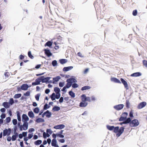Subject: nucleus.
I'll use <instances>...</instances> for the list:
<instances>
[{
  "label": "nucleus",
  "mask_w": 147,
  "mask_h": 147,
  "mask_svg": "<svg viewBox=\"0 0 147 147\" xmlns=\"http://www.w3.org/2000/svg\"><path fill=\"white\" fill-rule=\"evenodd\" d=\"M142 75V73L139 72L134 73L131 75V76L134 77H139L141 76Z\"/></svg>",
  "instance_id": "obj_11"
},
{
  "label": "nucleus",
  "mask_w": 147,
  "mask_h": 147,
  "mask_svg": "<svg viewBox=\"0 0 147 147\" xmlns=\"http://www.w3.org/2000/svg\"><path fill=\"white\" fill-rule=\"evenodd\" d=\"M133 111L132 110H131L130 111V112L129 113V117H130V118H133L134 117V116L133 115Z\"/></svg>",
  "instance_id": "obj_31"
},
{
  "label": "nucleus",
  "mask_w": 147,
  "mask_h": 147,
  "mask_svg": "<svg viewBox=\"0 0 147 147\" xmlns=\"http://www.w3.org/2000/svg\"><path fill=\"white\" fill-rule=\"evenodd\" d=\"M89 69L88 68L85 69L83 71V73L84 74H86L88 71Z\"/></svg>",
  "instance_id": "obj_55"
},
{
  "label": "nucleus",
  "mask_w": 147,
  "mask_h": 147,
  "mask_svg": "<svg viewBox=\"0 0 147 147\" xmlns=\"http://www.w3.org/2000/svg\"><path fill=\"white\" fill-rule=\"evenodd\" d=\"M64 83L63 82H60L59 83V86L60 87H62L64 85Z\"/></svg>",
  "instance_id": "obj_58"
},
{
  "label": "nucleus",
  "mask_w": 147,
  "mask_h": 147,
  "mask_svg": "<svg viewBox=\"0 0 147 147\" xmlns=\"http://www.w3.org/2000/svg\"><path fill=\"white\" fill-rule=\"evenodd\" d=\"M54 90L56 94L59 93L60 92V89L57 87H55L54 88Z\"/></svg>",
  "instance_id": "obj_30"
},
{
  "label": "nucleus",
  "mask_w": 147,
  "mask_h": 147,
  "mask_svg": "<svg viewBox=\"0 0 147 147\" xmlns=\"http://www.w3.org/2000/svg\"><path fill=\"white\" fill-rule=\"evenodd\" d=\"M66 82L67 84L65 86L67 88H69L71 86L72 83L77 82V80L74 78H70L67 79Z\"/></svg>",
  "instance_id": "obj_1"
},
{
  "label": "nucleus",
  "mask_w": 147,
  "mask_h": 147,
  "mask_svg": "<svg viewBox=\"0 0 147 147\" xmlns=\"http://www.w3.org/2000/svg\"><path fill=\"white\" fill-rule=\"evenodd\" d=\"M28 87L29 86L28 85L26 84H24L21 86V89L22 90H26L28 89Z\"/></svg>",
  "instance_id": "obj_14"
},
{
  "label": "nucleus",
  "mask_w": 147,
  "mask_h": 147,
  "mask_svg": "<svg viewBox=\"0 0 147 147\" xmlns=\"http://www.w3.org/2000/svg\"><path fill=\"white\" fill-rule=\"evenodd\" d=\"M52 45V42L50 41H49L47 42L45 45V46H48L49 47H50Z\"/></svg>",
  "instance_id": "obj_37"
},
{
  "label": "nucleus",
  "mask_w": 147,
  "mask_h": 147,
  "mask_svg": "<svg viewBox=\"0 0 147 147\" xmlns=\"http://www.w3.org/2000/svg\"><path fill=\"white\" fill-rule=\"evenodd\" d=\"M67 61V60L66 59H62L59 60V62L61 64L65 63Z\"/></svg>",
  "instance_id": "obj_26"
},
{
  "label": "nucleus",
  "mask_w": 147,
  "mask_h": 147,
  "mask_svg": "<svg viewBox=\"0 0 147 147\" xmlns=\"http://www.w3.org/2000/svg\"><path fill=\"white\" fill-rule=\"evenodd\" d=\"M45 54H46L48 57H49L52 55V54L51 53L49 50L45 49Z\"/></svg>",
  "instance_id": "obj_21"
},
{
  "label": "nucleus",
  "mask_w": 147,
  "mask_h": 147,
  "mask_svg": "<svg viewBox=\"0 0 147 147\" xmlns=\"http://www.w3.org/2000/svg\"><path fill=\"white\" fill-rule=\"evenodd\" d=\"M45 112L46 113V114H45V116L46 117H50L51 115V113L49 111L47 110Z\"/></svg>",
  "instance_id": "obj_32"
},
{
  "label": "nucleus",
  "mask_w": 147,
  "mask_h": 147,
  "mask_svg": "<svg viewBox=\"0 0 147 147\" xmlns=\"http://www.w3.org/2000/svg\"><path fill=\"white\" fill-rule=\"evenodd\" d=\"M39 111V109L38 107L35 108L33 110L34 112L36 113H38Z\"/></svg>",
  "instance_id": "obj_42"
},
{
  "label": "nucleus",
  "mask_w": 147,
  "mask_h": 147,
  "mask_svg": "<svg viewBox=\"0 0 147 147\" xmlns=\"http://www.w3.org/2000/svg\"><path fill=\"white\" fill-rule=\"evenodd\" d=\"M57 137H59L61 138H63L64 137V136L62 134L57 133Z\"/></svg>",
  "instance_id": "obj_57"
},
{
  "label": "nucleus",
  "mask_w": 147,
  "mask_h": 147,
  "mask_svg": "<svg viewBox=\"0 0 147 147\" xmlns=\"http://www.w3.org/2000/svg\"><path fill=\"white\" fill-rule=\"evenodd\" d=\"M17 116V119L19 121H21V118L20 116V113L19 111H17L16 112Z\"/></svg>",
  "instance_id": "obj_27"
},
{
  "label": "nucleus",
  "mask_w": 147,
  "mask_h": 147,
  "mask_svg": "<svg viewBox=\"0 0 147 147\" xmlns=\"http://www.w3.org/2000/svg\"><path fill=\"white\" fill-rule=\"evenodd\" d=\"M42 143V141L40 140H38L35 141L34 144L36 145H38Z\"/></svg>",
  "instance_id": "obj_41"
},
{
  "label": "nucleus",
  "mask_w": 147,
  "mask_h": 147,
  "mask_svg": "<svg viewBox=\"0 0 147 147\" xmlns=\"http://www.w3.org/2000/svg\"><path fill=\"white\" fill-rule=\"evenodd\" d=\"M83 95L85 96V97H84V100L86 101H87L89 102H90L91 101V100L90 99V98L89 97H86V95L85 94H84Z\"/></svg>",
  "instance_id": "obj_28"
},
{
  "label": "nucleus",
  "mask_w": 147,
  "mask_h": 147,
  "mask_svg": "<svg viewBox=\"0 0 147 147\" xmlns=\"http://www.w3.org/2000/svg\"><path fill=\"white\" fill-rule=\"evenodd\" d=\"M40 78H41V80L42 82V83L46 82H48V81L51 78L50 77H47L45 78L44 76H41L40 77Z\"/></svg>",
  "instance_id": "obj_9"
},
{
  "label": "nucleus",
  "mask_w": 147,
  "mask_h": 147,
  "mask_svg": "<svg viewBox=\"0 0 147 147\" xmlns=\"http://www.w3.org/2000/svg\"><path fill=\"white\" fill-rule=\"evenodd\" d=\"M65 125L63 124H61L55 126L54 128L56 129H61L65 127Z\"/></svg>",
  "instance_id": "obj_13"
},
{
  "label": "nucleus",
  "mask_w": 147,
  "mask_h": 147,
  "mask_svg": "<svg viewBox=\"0 0 147 147\" xmlns=\"http://www.w3.org/2000/svg\"><path fill=\"white\" fill-rule=\"evenodd\" d=\"M52 131H51L50 129H47V133H49L50 134H51L52 133Z\"/></svg>",
  "instance_id": "obj_61"
},
{
  "label": "nucleus",
  "mask_w": 147,
  "mask_h": 147,
  "mask_svg": "<svg viewBox=\"0 0 147 147\" xmlns=\"http://www.w3.org/2000/svg\"><path fill=\"white\" fill-rule=\"evenodd\" d=\"M2 105L6 109L9 108L10 106L9 104L7 102H3V103Z\"/></svg>",
  "instance_id": "obj_19"
},
{
  "label": "nucleus",
  "mask_w": 147,
  "mask_h": 147,
  "mask_svg": "<svg viewBox=\"0 0 147 147\" xmlns=\"http://www.w3.org/2000/svg\"><path fill=\"white\" fill-rule=\"evenodd\" d=\"M33 136V134H29L28 135V138L29 139H30Z\"/></svg>",
  "instance_id": "obj_63"
},
{
  "label": "nucleus",
  "mask_w": 147,
  "mask_h": 147,
  "mask_svg": "<svg viewBox=\"0 0 147 147\" xmlns=\"http://www.w3.org/2000/svg\"><path fill=\"white\" fill-rule=\"evenodd\" d=\"M107 129L110 131L113 130V129L115 128V127L114 126H111L109 125H106Z\"/></svg>",
  "instance_id": "obj_22"
},
{
  "label": "nucleus",
  "mask_w": 147,
  "mask_h": 147,
  "mask_svg": "<svg viewBox=\"0 0 147 147\" xmlns=\"http://www.w3.org/2000/svg\"><path fill=\"white\" fill-rule=\"evenodd\" d=\"M54 44H55V45H56L55 47H54V48L56 49V50H57V49H59V46H57L56 45L57 44L56 43V42H54Z\"/></svg>",
  "instance_id": "obj_60"
},
{
  "label": "nucleus",
  "mask_w": 147,
  "mask_h": 147,
  "mask_svg": "<svg viewBox=\"0 0 147 147\" xmlns=\"http://www.w3.org/2000/svg\"><path fill=\"white\" fill-rule=\"evenodd\" d=\"M143 63L145 67H147V61L145 60H143Z\"/></svg>",
  "instance_id": "obj_50"
},
{
  "label": "nucleus",
  "mask_w": 147,
  "mask_h": 147,
  "mask_svg": "<svg viewBox=\"0 0 147 147\" xmlns=\"http://www.w3.org/2000/svg\"><path fill=\"white\" fill-rule=\"evenodd\" d=\"M57 133L56 134H52V137L54 138V139H55L56 137L57 136Z\"/></svg>",
  "instance_id": "obj_62"
},
{
  "label": "nucleus",
  "mask_w": 147,
  "mask_h": 147,
  "mask_svg": "<svg viewBox=\"0 0 147 147\" xmlns=\"http://www.w3.org/2000/svg\"><path fill=\"white\" fill-rule=\"evenodd\" d=\"M50 97L52 100H55L56 97H55V94L54 93H53L50 96Z\"/></svg>",
  "instance_id": "obj_34"
},
{
  "label": "nucleus",
  "mask_w": 147,
  "mask_h": 147,
  "mask_svg": "<svg viewBox=\"0 0 147 147\" xmlns=\"http://www.w3.org/2000/svg\"><path fill=\"white\" fill-rule=\"evenodd\" d=\"M57 141L56 139H53L52 141L51 145L55 147H59V146L56 144Z\"/></svg>",
  "instance_id": "obj_16"
},
{
  "label": "nucleus",
  "mask_w": 147,
  "mask_h": 147,
  "mask_svg": "<svg viewBox=\"0 0 147 147\" xmlns=\"http://www.w3.org/2000/svg\"><path fill=\"white\" fill-rule=\"evenodd\" d=\"M74 83L72 85V87L74 88H77L78 87V85L76 83Z\"/></svg>",
  "instance_id": "obj_51"
},
{
  "label": "nucleus",
  "mask_w": 147,
  "mask_h": 147,
  "mask_svg": "<svg viewBox=\"0 0 147 147\" xmlns=\"http://www.w3.org/2000/svg\"><path fill=\"white\" fill-rule=\"evenodd\" d=\"M28 115L30 117L33 118L34 117V115L32 111H29L28 113Z\"/></svg>",
  "instance_id": "obj_23"
},
{
  "label": "nucleus",
  "mask_w": 147,
  "mask_h": 147,
  "mask_svg": "<svg viewBox=\"0 0 147 147\" xmlns=\"http://www.w3.org/2000/svg\"><path fill=\"white\" fill-rule=\"evenodd\" d=\"M126 118V117H125L121 115L120 116V117L119 119V121H124L125 119Z\"/></svg>",
  "instance_id": "obj_33"
},
{
  "label": "nucleus",
  "mask_w": 147,
  "mask_h": 147,
  "mask_svg": "<svg viewBox=\"0 0 147 147\" xmlns=\"http://www.w3.org/2000/svg\"><path fill=\"white\" fill-rule=\"evenodd\" d=\"M22 94H15L14 98H18L20 97L21 96Z\"/></svg>",
  "instance_id": "obj_40"
},
{
  "label": "nucleus",
  "mask_w": 147,
  "mask_h": 147,
  "mask_svg": "<svg viewBox=\"0 0 147 147\" xmlns=\"http://www.w3.org/2000/svg\"><path fill=\"white\" fill-rule=\"evenodd\" d=\"M50 107L47 104H45L44 107L43 109L44 110H46L47 109L49 108Z\"/></svg>",
  "instance_id": "obj_53"
},
{
  "label": "nucleus",
  "mask_w": 147,
  "mask_h": 147,
  "mask_svg": "<svg viewBox=\"0 0 147 147\" xmlns=\"http://www.w3.org/2000/svg\"><path fill=\"white\" fill-rule=\"evenodd\" d=\"M119 129V127L118 126L115 127V128H114V129H113V132L117 134Z\"/></svg>",
  "instance_id": "obj_29"
},
{
  "label": "nucleus",
  "mask_w": 147,
  "mask_h": 147,
  "mask_svg": "<svg viewBox=\"0 0 147 147\" xmlns=\"http://www.w3.org/2000/svg\"><path fill=\"white\" fill-rule=\"evenodd\" d=\"M146 102L143 101L139 103L137 106V108L138 109H141L144 107L146 105Z\"/></svg>",
  "instance_id": "obj_7"
},
{
  "label": "nucleus",
  "mask_w": 147,
  "mask_h": 147,
  "mask_svg": "<svg viewBox=\"0 0 147 147\" xmlns=\"http://www.w3.org/2000/svg\"><path fill=\"white\" fill-rule=\"evenodd\" d=\"M131 119L130 117H127L125 119L124 121V122L125 123V124H130L131 121Z\"/></svg>",
  "instance_id": "obj_15"
},
{
  "label": "nucleus",
  "mask_w": 147,
  "mask_h": 147,
  "mask_svg": "<svg viewBox=\"0 0 147 147\" xmlns=\"http://www.w3.org/2000/svg\"><path fill=\"white\" fill-rule=\"evenodd\" d=\"M125 127H121L118 130V132L116 134V136L117 137H118L121 136L124 131L125 129Z\"/></svg>",
  "instance_id": "obj_3"
},
{
  "label": "nucleus",
  "mask_w": 147,
  "mask_h": 147,
  "mask_svg": "<svg viewBox=\"0 0 147 147\" xmlns=\"http://www.w3.org/2000/svg\"><path fill=\"white\" fill-rule=\"evenodd\" d=\"M40 77L36 79L35 80V82H32V86H36L40 84V82H42Z\"/></svg>",
  "instance_id": "obj_8"
},
{
  "label": "nucleus",
  "mask_w": 147,
  "mask_h": 147,
  "mask_svg": "<svg viewBox=\"0 0 147 147\" xmlns=\"http://www.w3.org/2000/svg\"><path fill=\"white\" fill-rule=\"evenodd\" d=\"M91 87L89 86H83V90H88Z\"/></svg>",
  "instance_id": "obj_45"
},
{
  "label": "nucleus",
  "mask_w": 147,
  "mask_h": 147,
  "mask_svg": "<svg viewBox=\"0 0 147 147\" xmlns=\"http://www.w3.org/2000/svg\"><path fill=\"white\" fill-rule=\"evenodd\" d=\"M138 13L137 10L136 9L133 11L132 12V15L133 16H137Z\"/></svg>",
  "instance_id": "obj_43"
},
{
  "label": "nucleus",
  "mask_w": 147,
  "mask_h": 147,
  "mask_svg": "<svg viewBox=\"0 0 147 147\" xmlns=\"http://www.w3.org/2000/svg\"><path fill=\"white\" fill-rule=\"evenodd\" d=\"M61 79V77L59 76H57L53 78L54 82L53 83H54V82H57L59 80Z\"/></svg>",
  "instance_id": "obj_25"
},
{
  "label": "nucleus",
  "mask_w": 147,
  "mask_h": 147,
  "mask_svg": "<svg viewBox=\"0 0 147 147\" xmlns=\"http://www.w3.org/2000/svg\"><path fill=\"white\" fill-rule=\"evenodd\" d=\"M44 120L41 118H38L36 119V122L37 123H39L40 122H44Z\"/></svg>",
  "instance_id": "obj_24"
},
{
  "label": "nucleus",
  "mask_w": 147,
  "mask_h": 147,
  "mask_svg": "<svg viewBox=\"0 0 147 147\" xmlns=\"http://www.w3.org/2000/svg\"><path fill=\"white\" fill-rule=\"evenodd\" d=\"M24 123L22 125L23 129L26 130L28 129V123L27 122L25 121L24 122Z\"/></svg>",
  "instance_id": "obj_17"
},
{
  "label": "nucleus",
  "mask_w": 147,
  "mask_h": 147,
  "mask_svg": "<svg viewBox=\"0 0 147 147\" xmlns=\"http://www.w3.org/2000/svg\"><path fill=\"white\" fill-rule=\"evenodd\" d=\"M11 119L10 117H8L6 118V121L7 123H8L11 121Z\"/></svg>",
  "instance_id": "obj_52"
},
{
  "label": "nucleus",
  "mask_w": 147,
  "mask_h": 147,
  "mask_svg": "<svg viewBox=\"0 0 147 147\" xmlns=\"http://www.w3.org/2000/svg\"><path fill=\"white\" fill-rule=\"evenodd\" d=\"M60 109V107L57 106H55L53 108V110L54 111H58Z\"/></svg>",
  "instance_id": "obj_38"
},
{
  "label": "nucleus",
  "mask_w": 147,
  "mask_h": 147,
  "mask_svg": "<svg viewBox=\"0 0 147 147\" xmlns=\"http://www.w3.org/2000/svg\"><path fill=\"white\" fill-rule=\"evenodd\" d=\"M124 106L123 104H120L114 106L113 108L117 111H119L123 109Z\"/></svg>",
  "instance_id": "obj_6"
},
{
  "label": "nucleus",
  "mask_w": 147,
  "mask_h": 147,
  "mask_svg": "<svg viewBox=\"0 0 147 147\" xmlns=\"http://www.w3.org/2000/svg\"><path fill=\"white\" fill-rule=\"evenodd\" d=\"M40 96V94H38L35 96V98L38 101L39 100V98Z\"/></svg>",
  "instance_id": "obj_47"
},
{
  "label": "nucleus",
  "mask_w": 147,
  "mask_h": 147,
  "mask_svg": "<svg viewBox=\"0 0 147 147\" xmlns=\"http://www.w3.org/2000/svg\"><path fill=\"white\" fill-rule=\"evenodd\" d=\"M84 97L85 96L83 95V107H86L88 104V103L87 102H86V101L84 100Z\"/></svg>",
  "instance_id": "obj_39"
},
{
  "label": "nucleus",
  "mask_w": 147,
  "mask_h": 147,
  "mask_svg": "<svg viewBox=\"0 0 147 147\" xmlns=\"http://www.w3.org/2000/svg\"><path fill=\"white\" fill-rule=\"evenodd\" d=\"M140 123L138 119H134L131 120V121L130 124V126L131 127H136L138 126Z\"/></svg>",
  "instance_id": "obj_2"
},
{
  "label": "nucleus",
  "mask_w": 147,
  "mask_h": 147,
  "mask_svg": "<svg viewBox=\"0 0 147 147\" xmlns=\"http://www.w3.org/2000/svg\"><path fill=\"white\" fill-rule=\"evenodd\" d=\"M12 122L13 124L15 125L17 123V121L16 119H14L12 120Z\"/></svg>",
  "instance_id": "obj_54"
},
{
  "label": "nucleus",
  "mask_w": 147,
  "mask_h": 147,
  "mask_svg": "<svg viewBox=\"0 0 147 147\" xmlns=\"http://www.w3.org/2000/svg\"><path fill=\"white\" fill-rule=\"evenodd\" d=\"M73 68V67L72 66L65 67L63 69V71H67Z\"/></svg>",
  "instance_id": "obj_18"
},
{
  "label": "nucleus",
  "mask_w": 147,
  "mask_h": 147,
  "mask_svg": "<svg viewBox=\"0 0 147 147\" xmlns=\"http://www.w3.org/2000/svg\"><path fill=\"white\" fill-rule=\"evenodd\" d=\"M24 95L26 96H28L30 95V92L29 91H27L25 94H24Z\"/></svg>",
  "instance_id": "obj_59"
},
{
  "label": "nucleus",
  "mask_w": 147,
  "mask_h": 147,
  "mask_svg": "<svg viewBox=\"0 0 147 147\" xmlns=\"http://www.w3.org/2000/svg\"><path fill=\"white\" fill-rule=\"evenodd\" d=\"M52 65L53 66H55L57 65V61L55 60H54L52 62Z\"/></svg>",
  "instance_id": "obj_49"
},
{
  "label": "nucleus",
  "mask_w": 147,
  "mask_h": 147,
  "mask_svg": "<svg viewBox=\"0 0 147 147\" xmlns=\"http://www.w3.org/2000/svg\"><path fill=\"white\" fill-rule=\"evenodd\" d=\"M28 55L29 57L30 58L32 59L34 58V57L31 54V52L30 51H28Z\"/></svg>",
  "instance_id": "obj_46"
},
{
  "label": "nucleus",
  "mask_w": 147,
  "mask_h": 147,
  "mask_svg": "<svg viewBox=\"0 0 147 147\" xmlns=\"http://www.w3.org/2000/svg\"><path fill=\"white\" fill-rule=\"evenodd\" d=\"M60 96V93L56 94V95H55V97L56 98L58 99H59Z\"/></svg>",
  "instance_id": "obj_56"
},
{
  "label": "nucleus",
  "mask_w": 147,
  "mask_h": 147,
  "mask_svg": "<svg viewBox=\"0 0 147 147\" xmlns=\"http://www.w3.org/2000/svg\"><path fill=\"white\" fill-rule=\"evenodd\" d=\"M128 115V113L126 112H123L121 114V115L125 117H127Z\"/></svg>",
  "instance_id": "obj_48"
},
{
  "label": "nucleus",
  "mask_w": 147,
  "mask_h": 147,
  "mask_svg": "<svg viewBox=\"0 0 147 147\" xmlns=\"http://www.w3.org/2000/svg\"><path fill=\"white\" fill-rule=\"evenodd\" d=\"M9 103V104L10 105H12L14 103L13 99V98H11L10 99Z\"/></svg>",
  "instance_id": "obj_44"
},
{
  "label": "nucleus",
  "mask_w": 147,
  "mask_h": 147,
  "mask_svg": "<svg viewBox=\"0 0 147 147\" xmlns=\"http://www.w3.org/2000/svg\"><path fill=\"white\" fill-rule=\"evenodd\" d=\"M120 80L121 83H122L124 86L126 90H128L129 88L127 82L122 78H121L120 79Z\"/></svg>",
  "instance_id": "obj_4"
},
{
  "label": "nucleus",
  "mask_w": 147,
  "mask_h": 147,
  "mask_svg": "<svg viewBox=\"0 0 147 147\" xmlns=\"http://www.w3.org/2000/svg\"><path fill=\"white\" fill-rule=\"evenodd\" d=\"M111 81L115 83L121 84V82L118 79L112 77L111 78Z\"/></svg>",
  "instance_id": "obj_10"
},
{
  "label": "nucleus",
  "mask_w": 147,
  "mask_h": 147,
  "mask_svg": "<svg viewBox=\"0 0 147 147\" xmlns=\"http://www.w3.org/2000/svg\"><path fill=\"white\" fill-rule=\"evenodd\" d=\"M29 120V118L25 114H23L22 115V120L24 122L26 121L27 122Z\"/></svg>",
  "instance_id": "obj_12"
},
{
  "label": "nucleus",
  "mask_w": 147,
  "mask_h": 147,
  "mask_svg": "<svg viewBox=\"0 0 147 147\" xmlns=\"http://www.w3.org/2000/svg\"><path fill=\"white\" fill-rule=\"evenodd\" d=\"M11 129L10 128H9L8 129H5L3 131V136H5L7 135L9 136L11 134Z\"/></svg>",
  "instance_id": "obj_5"
},
{
  "label": "nucleus",
  "mask_w": 147,
  "mask_h": 147,
  "mask_svg": "<svg viewBox=\"0 0 147 147\" xmlns=\"http://www.w3.org/2000/svg\"><path fill=\"white\" fill-rule=\"evenodd\" d=\"M14 134H15L13 135L12 136V140L13 141L16 140L17 137H18V133H16Z\"/></svg>",
  "instance_id": "obj_20"
},
{
  "label": "nucleus",
  "mask_w": 147,
  "mask_h": 147,
  "mask_svg": "<svg viewBox=\"0 0 147 147\" xmlns=\"http://www.w3.org/2000/svg\"><path fill=\"white\" fill-rule=\"evenodd\" d=\"M27 132H24L22 133V136L24 137H26L27 135Z\"/></svg>",
  "instance_id": "obj_64"
},
{
  "label": "nucleus",
  "mask_w": 147,
  "mask_h": 147,
  "mask_svg": "<svg viewBox=\"0 0 147 147\" xmlns=\"http://www.w3.org/2000/svg\"><path fill=\"white\" fill-rule=\"evenodd\" d=\"M130 105V102H129V100H127L126 101L125 105L127 109H129V108Z\"/></svg>",
  "instance_id": "obj_35"
},
{
  "label": "nucleus",
  "mask_w": 147,
  "mask_h": 147,
  "mask_svg": "<svg viewBox=\"0 0 147 147\" xmlns=\"http://www.w3.org/2000/svg\"><path fill=\"white\" fill-rule=\"evenodd\" d=\"M69 94L72 98H74L75 96V93L71 91L69 92Z\"/></svg>",
  "instance_id": "obj_36"
}]
</instances>
